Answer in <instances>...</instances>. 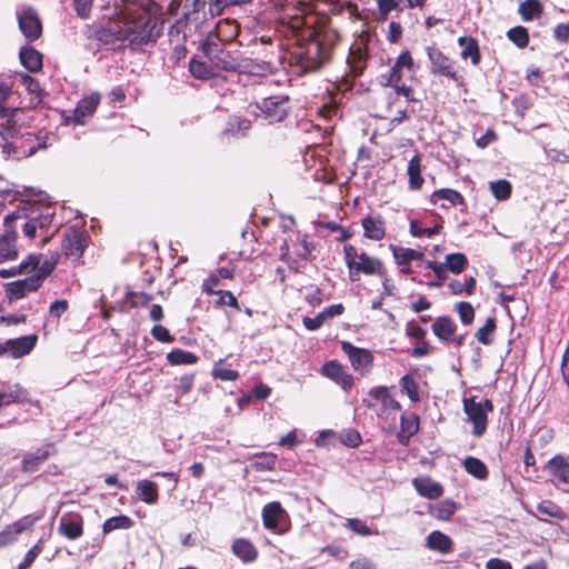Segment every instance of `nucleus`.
Listing matches in <instances>:
<instances>
[{"label":"nucleus","instance_id":"64","mask_svg":"<svg viewBox=\"0 0 569 569\" xmlns=\"http://www.w3.org/2000/svg\"><path fill=\"white\" fill-rule=\"evenodd\" d=\"M41 253H30L24 260H22L18 266L21 274L29 273L34 270L37 271L41 262Z\"/></svg>","mask_w":569,"mask_h":569},{"label":"nucleus","instance_id":"61","mask_svg":"<svg viewBox=\"0 0 569 569\" xmlns=\"http://www.w3.org/2000/svg\"><path fill=\"white\" fill-rule=\"evenodd\" d=\"M340 441L349 448H357L361 445V435L356 429H347L340 433Z\"/></svg>","mask_w":569,"mask_h":569},{"label":"nucleus","instance_id":"36","mask_svg":"<svg viewBox=\"0 0 569 569\" xmlns=\"http://www.w3.org/2000/svg\"><path fill=\"white\" fill-rule=\"evenodd\" d=\"M439 200H447L451 206H466L463 196L450 188L438 189L431 193L430 202L432 204H436Z\"/></svg>","mask_w":569,"mask_h":569},{"label":"nucleus","instance_id":"59","mask_svg":"<svg viewBox=\"0 0 569 569\" xmlns=\"http://www.w3.org/2000/svg\"><path fill=\"white\" fill-rule=\"evenodd\" d=\"M126 298L131 308L147 307L153 299L152 295L136 291H129Z\"/></svg>","mask_w":569,"mask_h":569},{"label":"nucleus","instance_id":"6","mask_svg":"<svg viewBox=\"0 0 569 569\" xmlns=\"http://www.w3.org/2000/svg\"><path fill=\"white\" fill-rule=\"evenodd\" d=\"M463 411L472 423V435L481 437L488 427V412L493 411V403L490 399L476 401V397L463 399Z\"/></svg>","mask_w":569,"mask_h":569},{"label":"nucleus","instance_id":"44","mask_svg":"<svg viewBox=\"0 0 569 569\" xmlns=\"http://www.w3.org/2000/svg\"><path fill=\"white\" fill-rule=\"evenodd\" d=\"M167 360L172 366L179 365H193L198 361V356L191 351H187L180 348L172 349L167 355Z\"/></svg>","mask_w":569,"mask_h":569},{"label":"nucleus","instance_id":"58","mask_svg":"<svg viewBox=\"0 0 569 569\" xmlns=\"http://www.w3.org/2000/svg\"><path fill=\"white\" fill-rule=\"evenodd\" d=\"M12 96V88L6 82L0 81V118L10 117L12 110L6 106L9 98Z\"/></svg>","mask_w":569,"mask_h":569},{"label":"nucleus","instance_id":"53","mask_svg":"<svg viewBox=\"0 0 569 569\" xmlns=\"http://www.w3.org/2000/svg\"><path fill=\"white\" fill-rule=\"evenodd\" d=\"M212 376L222 381H236L240 375L237 370L228 368L222 361H219L213 367Z\"/></svg>","mask_w":569,"mask_h":569},{"label":"nucleus","instance_id":"40","mask_svg":"<svg viewBox=\"0 0 569 569\" xmlns=\"http://www.w3.org/2000/svg\"><path fill=\"white\" fill-rule=\"evenodd\" d=\"M457 509L458 506L453 500L445 499L430 508V515L438 520L448 521L452 518Z\"/></svg>","mask_w":569,"mask_h":569},{"label":"nucleus","instance_id":"62","mask_svg":"<svg viewBox=\"0 0 569 569\" xmlns=\"http://www.w3.org/2000/svg\"><path fill=\"white\" fill-rule=\"evenodd\" d=\"M532 102L528 94L521 93L512 99L515 112L520 117H525L526 112L531 108Z\"/></svg>","mask_w":569,"mask_h":569},{"label":"nucleus","instance_id":"21","mask_svg":"<svg viewBox=\"0 0 569 569\" xmlns=\"http://www.w3.org/2000/svg\"><path fill=\"white\" fill-rule=\"evenodd\" d=\"M42 284L39 282V278L33 274L21 280L8 282L4 284L6 296L8 300L14 301L22 299L29 292H36Z\"/></svg>","mask_w":569,"mask_h":569},{"label":"nucleus","instance_id":"1","mask_svg":"<svg viewBox=\"0 0 569 569\" xmlns=\"http://www.w3.org/2000/svg\"><path fill=\"white\" fill-rule=\"evenodd\" d=\"M280 21L296 38L291 62L303 73L318 71L331 61L340 34L332 28L328 17L312 13L303 1L288 0Z\"/></svg>","mask_w":569,"mask_h":569},{"label":"nucleus","instance_id":"28","mask_svg":"<svg viewBox=\"0 0 569 569\" xmlns=\"http://www.w3.org/2000/svg\"><path fill=\"white\" fill-rule=\"evenodd\" d=\"M231 552L244 563H251L259 557L253 542L247 538H237L231 545Z\"/></svg>","mask_w":569,"mask_h":569},{"label":"nucleus","instance_id":"35","mask_svg":"<svg viewBox=\"0 0 569 569\" xmlns=\"http://www.w3.org/2000/svg\"><path fill=\"white\" fill-rule=\"evenodd\" d=\"M421 156L416 153L408 163L407 174L409 178V188L411 190H420L423 186L425 179L421 174Z\"/></svg>","mask_w":569,"mask_h":569},{"label":"nucleus","instance_id":"8","mask_svg":"<svg viewBox=\"0 0 569 569\" xmlns=\"http://www.w3.org/2000/svg\"><path fill=\"white\" fill-rule=\"evenodd\" d=\"M365 406L377 413L378 417H383L389 411L401 410V405L389 392L388 387L379 386L373 387L368 391V399H363Z\"/></svg>","mask_w":569,"mask_h":569},{"label":"nucleus","instance_id":"52","mask_svg":"<svg viewBox=\"0 0 569 569\" xmlns=\"http://www.w3.org/2000/svg\"><path fill=\"white\" fill-rule=\"evenodd\" d=\"M213 296H217L214 301L216 307H231L237 311H240L239 302L236 296L229 290L214 289Z\"/></svg>","mask_w":569,"mask_h":569},{"label":"nucleus","instance_id":"4","mask_svg":"<svg viewBox=\"0 0 569 569\" xmlns=\"http://www.w3.org/2000/svg\"><path fill=\"white\" fill-rule=\"evenodd\" d=\"M343 256L349 271V279L352 282L359 281L361 274L377 277L386 274L385 264L379 258L371 257L365 251L359 252L350 243L343 246Z\"/></svg>","mask_w":569,"mask_h":569},{"label":"nucleus","instance_id":"48","mask_svg":"<svg viewBox=\"0 0 569 569\" xmlns=\"http://www.w3.org/2000/svg\"><path fill=\"white\" fill-rule=\"evenodd\" d=\"M399 385L401 391L406 393L412 402L420 401L419 386L412 375L407 373L403 377H401L399 380Z\"/></svg>","mask_w":569,"mask_h":569},{"label":"nucleus","instance_id":"9","mask_svg":"<svg viewBox=\"0 0 569 569\" xmlns=\"http://www.w3.org/2000/svg\"><path fill=\"white\" fill-rule=\"evenodd\" d=\"M203 54L209 59L212 67L222 71H236L238 62L231 52L223 49V46L210 37L201 46Z\"/></svg>","mask_w":569,"mask_h":569},{"label":"nucleus","instance_id":"29","mask_svg":"<svg viewBox=\"0 0 569 569\" xmlns=\"http://www.w3.org/2000/svg\"><path fill=\"white\" fill-rule=\"evenodd\" d=\"M545 470L560 483L569 481V457L557 455L545 466Z\"/></svg>","mask_w":569,"mask_h":569},{"label":"nucleus","instance_id":"30","mask_svg":"<svg viewBox=\"0 0 569 569\" xmlns=\"http://www.w3.org/2000/svg\"><path fill=\"white\" fill-rule=\"evenodd\" d=\"M412 486L423 498L438 499L443 493V487L430 477H417L412 479Z\"/></svg>","mask_w":569,"mask_h":569},{"label":"nucleus","instance_id":"46","mask_svg":"<svg viewBox=\"0 0 569 569\" xmlns=\"http://www.w3.org/2000/svg\"><path fill=\"white\" fill-rule=\"evenodd\" d=\"M497 329L496 318L489 317L486 320V323L480 327L476 332V338L478 342L483 346H490L493 342V333Z\"/></svg>","mask_w":569,"mask_h":569},{"label":"nucleus","instance_id":"31","mask_svg":"<svg viewBox=\"0 0 569 569\" xmlns=\"http://www.w3.org/2000/svg\"><path fill=\"white\" fill-rule=\"evenodd\" d=\"M234 278V270L227 267H221L211 271L210 274L202 281L201 290L207 296H213L214 289L221 284L222 279L232 280Z\"/></svg>","mask_w":569,"mask_h":569},{"label":"nucleus","instance_id":"54","mask_svg":"<svg viewBox=\"0 0 569 569\" xmlns=\"http://www.w3.org/2000/svg\"><path fill=\"white\" fill-rule=\"evenodd\" d=\"M442 229V224L441 223H437L435 224L433 227L431 228H425L421 226L420 222H418L417 220H412L410 222V233L413 236V237H427V238H431L436 234H438L440 232V230Z\"/></svg>","mask_w":569,"mask_h":569},{"label":"nucleus","instance_id":"41","mask_svg":"<svg viewBox=\"0 0 569 569\" xmlns=\"http://www.w3.org/2000/svg\"><path fill=\"white\" fill-rule=\"evenodd\" d=\"M543 13V7L539 0H525L519 4V14L523 21L539 19Z\"/></svg>","mask_w":569,"mask_h":569},{"label":"nucleus","instance_id":"55","mask_svg":"<svg viewBox=\"0 0 569 569\" xmlns=\"http://www.w3.org/2000/svg\"><path fill=\"white\" fill-rule=\"evenodd\" d=\"M455 310L458 312L460 321L465 326H469L475 320V309L472 305L468 301H460L456 303Z\"/></svg>","mask_w":569,"mask_h":569},{"label":"nucleus","instance_id":"33","mask_svg":"<svg viewBox=\"0 0 569 569\" xmlns=\"http://www.w3.org/2000/svg\"><path fill=\"white\" fill-rule=\"evenodd\" d=\"M19 59L22 67L29 72H39L42 69L43 56L32 47H22L19 52Z\"/></svg>","mask_w":569,"mask_h":569},{"label":"nucleus","instance_id":"3","mask_svg":"<svg viewBox=\"0 0 569 569\" xmlns=\"http://www.w3.org/2000/svg\"><path fill=\"white\" fill-rule=\"evenodd\" d=\"M408 74L410 79L416 76V67L411 52L409 50L402 51L397 58L388 73H382L378 77L380 86L387 88L392 87L398 96L406 98L408 102H416L415 90L411 86L403 82L405 76Z\"/></svg>","mask_w":569,"mask_h":569},{"label":"nucleus","instance_id":"10","mask_svg":"<svg viewBox=\"0 0 569 569\" xmlns=\"http://www.w3.org/2000/svg\"><path fill=\"white\" fill-rule=\"evenodd\" d=\"M17 229V216L7 214L3 219V230L0 234V263L18 258Z\"/></svg>","mask_w":569,"mask_h":569},{"label":"nucleus","instance_id":"50","mask_svg":"<svg viewBox=\"0 0 569 569\" xmlns=\"http://www.w3.org/2000/svg\"><path fill=\"white\" fill-rule=\"evenodd\" d=\"M537 510L542 515L558 520H565L567 518V513L563 509L552 500H542L537 506Z\"/></svg>","mask_w":569,"mask_h":569},{"label":"nucleus","instance_id":"22","mask_svg":"<svg viewBox=\"0 0 569 569\" xmlns=\"http://www.w3.org/2000/svg\"><path fill=\"white\" fill-rule=\"evenodd\" d=\"M321 373L349 391L353 387V377L337 360H330L321 367Z\"/></svg>","mask_w":569,"mask_h":569},{"label":"nucleus","instance_id":"49","mask_svg":"<svg viewBox=\"0 0 569 569\" xmlns=\"http://www.w3.org/2000/svg\"><path fill=\"white\" fill-rule=\"evenodd\" d=\"M489 189L493 197L499 201L509 199L512 192V186L506 179L491 181L489 183Z\"/></svg>","mask_w":569,"mask_h":569},{"label":"nucleus","instance_id":"38","mask_svg":"<svg viewBox=\"0 0 569 569\" xmlns=\"http://www.w3.org/2000/svg\"><path fill=\"white\" fill-rule=\"evenodd\" d=\"M137 493L139 498L148 505H154L159 500L157 483L147 479L138 481Z\"/></svg>","mask_w":569,"mask_h":569},{"label":"nucleus","instance_id":"27","mask_svg":"<svg viewBox=\"0 0 569 569\" xmlns=\"http://www.w3.org/2000/svg\"><path fill=\"white\" fill-rule=\"evenodd\" d=\"M458 46L461 48L460 57L462 60H470L473 67H478L482 60V54L478 40L473 37H459L457 40Z\"/></svg>","mask_w":569,"mask_h":569},{"label":"nucleus","instance_id":"34","mask_svg":"<svg viewBox=\"0 0 569 569\" xmlns=\"http://www.w3.org/2000/svg\"><path fill=\"white\" fill-rule=\"evenodd\" d=\"M426 546L428 549L442 555L450 553L453 550L452 539L439 530H433L428 535Z\"/></svg>","mask_w":569,"mask_h":569},{"label":"nucleus","instance_id":"43","mask_svg":"<svg viewBox=\"0 0 569 569\" xmlns=\"http://www.w3.org/2000/svg\"><path fill=\"white\" fill-rule=\"evenodd\" d=\"M445 266L448 271L460 274L468 267V258L461 252L449 253L445 258Z\"/></svg>","mask_w":569,"mask_h":569},{"label":"nucleus","instance_id":"23","mask_svg":"<svg viewBox=\"0 0 569 569\" xmlns=\"http://www.w3.org/2000/svg\"><path fill=\"white\" fill-rule=\"evenodd\" d=\"M390 251L395 259V262L400 268V272L402 274H411L412 269L410 263L413 260H422L425 258V253L422 251H418L411 248L399 247L396 244H390Z\"/></svg>","mask_w":569,"mask_h":569},{"label":"nucleus","instance_id":"12","mask_svg":"<svg viewBox=\"0 0 569 569\" xmlns=\"http://www.w3.org/2000/svg\"><path fill=\"white\" fill-rule=\"evenodd\" d=\"M289 96L276 94L262 99L257 108L269 123L281 122L289 113Z\"/></svg>","mask_w":569,"mask_h":569},{"label":"nucleus","instance_id":"15","mask_svg":"<svg viewBox=\"0 0 569 569\" xmlns=\"http://www.w3.org/2000/svg\"><path fill=\"white\" fill-rule=\"evenodd\" d=\"M341 349L348 356L355 371L361 375L370 372L375 360L370 350L356 347L349 341H342Z\"/></svg>","mask_w":569,"mask_h":569},{"label":"nucleus","instance_id":"60","mask_svg":"<svg viewBox=\"0 0 569 569\" xmlns=\"http://www.w3.org/2000/svg\"><path fill=\"white\" fill-rule=\"evenodd\" d=\"M295 253L297 254L298 258L305 261L312 260V246L308 242L307 236L298 237L297 242L295 243Z\"/></svg>","mask_w":569,"mask_h":569},{"label":"nucleus","instance_id":"18","mask_svg":"<svg viewBox=\"0 0 569 569\" xmlns=\"http://www.w3.org/2000/svg\"><path fill=\"white\" fill-rule=\"evenodd\" d=\"M19 29L28 42L38 40L42 34V23L37 12L29 8L18 14Z\"/></svg>","mask_w":569,"mask_h":569},{"label":"nucleus","instance_id":"25","mask_svg":"<svg viewBox=\"0 0 569 569\" xmlns=\"http://www.w3.org/2000/svg\"><path fill=\"white\" fill-rule=\"evenodd\" d=\"M100 94L94 92L82 98L73 111V121L77 124H84L87 119L92 117L100 103Z\"/></svg>","mask_w":569,"mask_h":569},{"label":"nucleus","instance_id":"7","mask_svg":"<svg viewBox=\"0 0 569 569\" xmlns=\"http://www.w3.org/2000/svg\"><path fill=\"white\" fill-rule=\"evenodd\" d=\"M10 214L17 216V222L22 219H30L40 232L49 231L56 216L51 207L40 204H24Z\"/></svg>","mask_w":569,"mask_h":569},{"label":"nucleus","instance_id":"26","mask_svg":"<svg viewBox=\"0 0 569 569\" xmlns=\"http://www.w3.org/2000/svg\"><path fill=\"white\" fill-rule=\"evenodd\" d=\"M431 330L441 343L450 345V340H453V333L457 332L458 326L451 317L441 316L435 319Z\"/></svg>","mask_w":569,"mask_h":569},{"label":"nucleus","instance_id":"17","mask_svg":"<svg viewBox=\"0 0 569 569\" xmlns=\"http://www.w3.org/2000/svg\"><path fill=\"white\" fill-rule=\"evenodd\" d=\"M368 46L363 40H356L349 48L347 64L348 76L352 78L360 77L367 68Z\"/></svg>","mask_w":569,"mask_h":569},{"label":"nucleus","instance_id":"2","mask_svg":"<svg viewBox=\"0 0 569 569\" xmlns=\"http://www.w3.org/2000/svg\"><path fill=\"white\" fill-rule=\"evenodd\" d=\"M151 31L150 19L144 13L141 12L129 19L126 12L108 27L90 30L89 38H93L103 46H113L116 42L142 46L151 40Z\"/></svg>","mask_w":569,"mask_h":569},{"label":"nucleus","instance_id":"11","mask_svg":"<svg viewBox=\"0 0 569 569\" xmlns=\"http://www.w3.org/2000/svg\"><path fill=\"white\" fill-rule=\"evenodd\" d=\"M90 237L87 232L76 228H69L63 233L61 243L62 253L67 259H71L77 264L82 263L81 258L89 244Z\"/></svg>","mask_w":569,"mask_h":569},{"label":"nucleus","instance_id":"19","mask_svg":"<svg viewBox=\"0 0 569 569\" xmlns=\"http://www.w3.org/2000/svg\"><path fill=\"white\" fill-rule=\"evenodd\" d=\"M83 517L79 512H67L61 516L58 533L69 540H77L83 536Z\"/></svg>","mask_w":569,"mask_h":569},{"label":"nucleus","instance_id":"37","mask_svg":"<svg viewBox=\"0 0 569 569\" xmlns=\"http://www.w3.org/2000/svg\"><path fill=\"white\" fill-rule=\"evenodd\" d=\"M251 129V121L247 118L233 117L229 120L224 134L231 138H243Z\"/></svg>","mask_w":569,"mask_h":569},{"label":"nucleus","instance_id":"51","mask_svg":"<svg viewBox=\"0 0 569 569\" xmlns=\"http://www.w3.org/2000/svg\"><path fill=\"white\" fill-rule=\"evenodd\" d=\"M508 39L518 48L523 49L529 44L528 29L522 26H517L508 30Z\"/></svg>","mask_w":569,"mask_h":569},{"label":"nucleus","instance_id":"14","mask_svg":"<svg viewBox=\"0 0 569 569\" xmlns=\"http://www.w3.org/2000/svg\"><path fill=\"white\" fill-rule=\"evenodd\" d=\"M262 523L267 530L273 531L274 533L281 535L288 530L286 522L288 520V513L279 501H272L267 503L262 508Z\"/></svg>","mask_w":569,"mask_h":569},{"label":"nucleus","instance_id":"56","mask_svg":"<svg viewBox=\"0 0 569 569\" xmlns=\"http://www.w3.org/2000/svg\"><path fill=\"white\" fill-rule=\"evenodd\" d=\"M44 540L39 539L26 553L24 559L17 569H28L34 562L36 558L43 551Z\"/></svg>","mask_w":569,"mask_h":569},{"label":"nucleus","instance_id":"63","mask_svg":"<svg viewBox=\"0 0 569 569\" xmlns=\"http://www.w3.org/2000/svg\"><path fill=\"white\" fill-rule=\"evenodd\" d=\"M405 333L409 339L421 341L426 339L427 331L418 325L416 320H410L406 323Z\"/></svg>","mask_w":569,"mask_h":569},{"label":"nucleus","instance_id":"42","mask_svg":"<svg viewBox=\"0 0 569 569\" xmlns=\"http://www.w3.org/2000/svg\"><path fill=\"white\" fill-rule=\"evenodd\" d=\"M462 465L465 470L478 480H486L489 477V470L486 463L479 458L467 457Z\"/></svg>","mask_w":569,"mask_h":569},{"label":"nucleus","instance_id":"57","mask_svg":"<svg viewBox=\"0 0 569 569\" xmlns=\"http://www.w3.org/2000/svg\"><path fill=\"white\" fill-rule=\"evenodd\" d=\"M18 77L20 78V81L26 86L28 92L40 100L43 94V90L39 81L23 72L18 73Z\"/></svg>","mask_w":569,"mask_h":569},{"label":"nucleus","instance_id":"13","mask_svg":"<svg viewBox=\"0 0 569 569\" xmlns=\"http://www.w3.org/2000/svg\"><path fill=\"white\" fill-rule=\"evenodd\" d=\"M44 517V511H37L31 515H27L14 522L7 525L2 531H0V548L7 547L14 541L24 531H31L34 525Z\"/></svg>","mask_w":569,"mask_h":569},{"label":"nucleus","instance_id":"47","mask_svg":"<svg viewBox=\"0 0 569 569\" xmlns=\"http://www.w3.org/2000/svg\"><path fill=\"white\" fill-rule=\"evenodd\" d=\"M132 526H133V520L130 517H128L126 515L114 516V517L108 518L103 522L102 532L104 535H107L117 529H130Z\"/></svg>","mask_w":569,"mask_h":569},{"label":"nucleus","instance_id":"45","mask_svg":"<svg viewBox=\"0 0 569 569\" xmlns=\"http://www.w3.org/2000/svg\"><path fill=\"white\" fill-rule=\"evenodd\" d=\"M477 287V281L473 277L465 278V281L460 280H451L448 283V288L451 295L459 296L461 293H467L471 296L475 293Z\"/></svg>","mask_w":569,"mask_h":569},{"label":"nucleus","instance_id":"39","mask_svg":"<svg viewBox=\"0 0 569 569\" xmlns=\"http://www.w3.org/2000/svg\"><path fill=\"white\" fill-rule=\"evenodd\" d=\"M190 74L198 80L207 81L216 77L214 68L196 58H191L188 64Z\"/></svg>","mask_w":569,"mask_h":569},{"label":"nucleus","instance_id":"24","mask_svg":"<svg viewBox=\"0 0 569 569\" xmlns=\"http://www.w3.org/2000/svg\"><path fill=\"white\" fill-rule=\"evenodd\" d=\"M363 237L380 241L386 237V220L380 213L368 214L361 220Z\"/></svg>","mask_w":569,"mask_h":569},{"label":"nucleus","instance_id":"32","mask_svg":"<svg viewBox=\"0 0 569 569\" xmlns=\"http://www.w3.org/2000/svg\"><path fill=\"white\" fill-rule=\"evenodd\" d=\"M420 428L419 417L416 413H402L400 417V432L398 439L400 443L407 446L411 437L418 433Z\"/></svg>","mask_w":569,"mask_h":569},{"label":"nucleus","instance_id":"5","mask_svg":"<svg viewBox=\"0 0 569 569\" xmlns=\"http://www.w3.org/2000/svg\"><path fill=\"white\" fill-rule=\"evenodd\" d=\"M426 54L430 62V73L433 77L446 78L456 86H462L465 83V76L457 64V61L436 44L426 47Z\"/></svg>","mask_w":569,"mask_h":569},{"label":"nucleus","instance_id":"16","mask_svg":"<svg viewBox=\"0 0 569 569\" xmlns=\"http://www.w3.org/2000/svg\"><path fill=\"white\" fill-rule=\"evenodd\" d=\"M57 453L54 443L48 442L32 452H27L21 460V471L34 473L52 456Z\"/></svg>","mask_w":569,"mask_h":569},{"label":"nucleus","instance_id":"20","mask_svg":"<svg viewBox=\"0 0 569 569\" xmlns=\"http://www.w3.org/2000/svg\"><path fill=\"white\" fill-rule=\"evenodd\" d=\"M37 340L38 337L36 335L8 339L2 342L3 356L9 353L13 359L22 358L33 350Z\"/></svg>","mask_w":569,"mask_h":569}]
</instances>
